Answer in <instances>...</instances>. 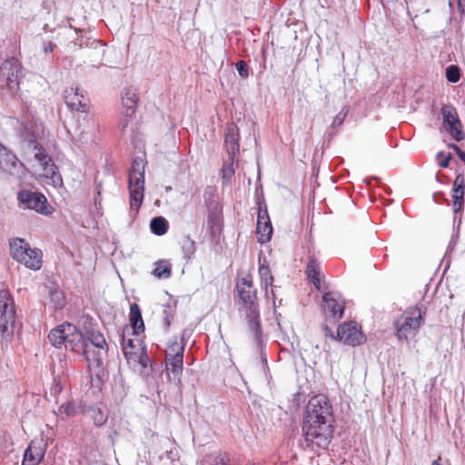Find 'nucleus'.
Returning a JSON list of instances; mask_svg holds the SVG:
<instances>
[{
	"mask_svg": "<svg viewBox=\"0 0 465 465\" xmlns=\"http://www.w3.org/2000/svg\"><path fill=\"white\" fill-rule=\"evenodd\" d=\"M333 412L328 399L323 395L312 397L306 405L302 424L303 449H325L333 433Z\"/></svg>",
	"mask_w": 465,
	"mask_h": 465,
	"instance_id": "nucleus-1",
	"label": "nucleus"
},
{
	"mask_svg": "<svg viewBox=\"0 0 465 465\" xmlns=\"http://www.w3.org/2000/svg\"><path fill=\"white\" fill-rule=\"evenodd\" d=\"M236 289L242 303L239 311L244 316L251 337L260 344L262 331L257 290L254 287L252 276L246 275L241 278L236 284Z\"/></svg>",
	"mask_w": 465,
	"mask_h": 465,
	"instance_id": "nucleus-2",
	"label": "nucleus"
},
{
	"mask_svg": "<svg viewBox=\"0 0 465 465\" xmlns=\"http://www.w3.org/2000/svg\"><path fill=\"white\" fill-rule=\"evenodd\" d=\"M425 313L426 312H422L417 305L404 310L394 321L395 335L398 340L409 341L414 338L424 322Z\"/></svg>",
	"mask_w": 465,
	"mask_h": 465,
	"instance_id": "nucleus-3",
	"label": "nucleus"
},
{
	"mask_svg": "<svg viewBox=\"0 0 465 465\" xmlns=\"http://www.w3.org/2000/svg\"><path fill=\"white\" fill-rule=\"evenodd\" d=\"M11 257L25 267L38 271L43 265V252L38 248H32L22 238H14L9 242Z\"/></svg>",
	"mask_w": 465,
	"mask_h": 465,
	"instance_id": "nucleus-4",
	"label": "nucleus"
},
{
	"mask_svg": "<svg viewBox=\"0 0 465 465\" xmlns=\"http://www.w3.org/2000/svg\"><path fill=\"white\" fill-rule=\"evenodd\" d=\"M16 327L14 301L7 290L0 291V341L7 345Z\"/></svg>",
	"mask_w": 465,
	"mask_h": 465,
	"instance_id": "nucleus-5",
	"label": "nucleus"
},
{
	"mask_svg": "<svg viewBox=\"0 0 465 465\" xmlns=\"http://www.w3.org/2000/svg\"><path fill=\"white\" fill-rule=\"evenodd\" d=\"M128 189L130 211L136 213L143 203L144 194V163L134 159L129 173Z\"/></svg>",
	"mask_w": 465,
	"mask_h": 465,
	"instance_id": "nucleus-6",
	"label": "nucleus"
},
{
	"mask_svg": "<svg viewBox=\"0 0 465 465\" xmlns=\"http://www.w3.org/2000/svg\"><path fill=\"white\" fill-rule=\"evenodd\" d=\"M49 341L56 348L62 345L72 351L82 350V332L71 323H63L53 329L48 335Z\"/></svg>",
	"mask_w": 465,
	"mask_h": 465,
	"instance_id": "nucleus-7",
	"label": "nucleus"
},
{
	"mask_svg": "<svg viewBox=\"0 0 465 465\" xmlns=\"http://www.w3.org/2000/svg\"><path fill=\"white\" fill-rule=\"evenodd\" d=\"M441 115L443 118L442 125L446 132L457 142L464 140L465 134L456 108L450 104H445L441 108Z\"/></svg>",
	"mask_w": 465,
	"mask_h": 465,
	"instance_id": "nucleus-8",
	"label": "nucleus"
},
{
	"mask_svg": "<svg viewBox=\"0 0 465 465\" xmlns=\"http://www.w3.org/2000/svg\"><path fill=\"white\" fill-rule=\"evenodd\" d=\"M22 65L15 57L5 59L0 67V78L5 82L10 90H15L19 85V74Z\"/></svg>",
	"mask_w": 465,
	"mask_h": 465,
	"instance_id": "nucleus-9",
	"label": "nucleus"
},
{
	"mask_svg": "<svg viewBox=\"0 0 465 465\" xmlns=\"http://www.w3.org/2000/svg\"><path fill=\"white\" fill-rule=\"evenodd\" d=\"M337 339L344 344L356 346L365 341L361 327L355 322H343L337 329Z\"/></svg>",
	"mask_w": 465,
	"mask_h": 465,
	"instance_id": "nucleus-10",
	"label": "nucleus"
},
{
	"mask_svg": "<svg viewBox=\"0 0 465 465\" xmlns=\"http://www.w3.org/2000/svg\"><path fill=\"white\" fill-rule=\"evenodd\" d=\"M81 343L83 345L82 350L72 351L78 354L82 361H85L90 370L101 367L103 364V357L107 351L88 346V341L83 333Z\"/></svg>",
	"mask_w": 465,
	"mask_h": 465,
	"instance_id": "nucleus-11",
	"label": "nucleus"
},
{
	"mask_svg": "<svg viewBox=\"0 0 465 465\" xmlns=\"http://www.w3.org/2000/svg\"><path fill=\"white\" fill-rule=\"evenodd\" d=\"M17 199L25 208L35 210L40 213H48L47 200L45 196L40 193L23 190L18 193Z\"/></svg>",
	"mask_w": 465,
	"mask_h": 465,
	"instance_id": "nucleus-12",
	"label": "nucleus"
},
{
	"mask_svg": "<svg viewBox=\"0 0 465 465\" xmlns=\"http://www.w3.org/2000/svg\"><path fill=\"white\" fill-rule=\"evenodd\" d=\"M139 101V96L136 90L133 87H125L122 92V103L125 108L124 117L120 121L122 131H124L128 126L130 119L135 113L136 105Z\"/></svg>",
	"mask_w": 465,
	"mask_h": 465,
	"instance_id": "nucleus-13",
	"label": "nucleus"
},
{
	"mask_svg": "<svg viewBox=\"0 0 465 465\" xmlns=\"http://www.w3.org/2000/svg\"><path fill=\"white\" fill-rule=\"evenodd\" d=\"M322 302L326 319L337 321L342 317L345 307L344 301L337 297L334 292H326L322 296Z\"/></svg>",
	"mask_w": 465,
	"mask_h": 465,
	"instance_id": "nucleus-14",
	"label": "nucleus"
},
{
	"mask_svg": "<svg viewBox=\"0 0 465 465\" xmlns=\"http://www.w3.org/2000/svg\"><path fill=\"white\" fill-rule=\"evenodd\" d=\"M64 102L71 109L81 113L89 111L88 99L84 97L83 93L79 92L78 87H68L64 90Z\"/></svg>",
	"mask_w": 465,
	"mask_h": 465,
	"instance_id": "nucleus-15",
	"label": "nucleus"
},
{
	"mask_svg": "<svg viewBox=\"0 0 465 465\" xmlns=\"http://www.w3.org/2000/svg\"><path fill=\"white\" fill-rule=\"evenodd\" d=\"M46 451V444L43 439L33 440L24 454L22 465H37L42 461Z\"/></svg>",
	"mask_w": 465,
	"mask_h": 465,
	"instance_id": "nucleus-16",
	"label": "nucleus"
},
{
	"mask_svg": "<svg viewBox=\"0 0 465 465\" xmlns=\"http://www.w3.org/2000/svg\"><path fill=\"white\" fill-rule=\"evenodd\" d=\"M464 194H465V177L463 173L456 175L452 184L451 196L452 205L455 213L462 211L464 206Z\"/></svg>",
	"mask_w": 465,
	"mask_h": 465,
	"instance_id": "nucleus-17",
	"label": "nucleus"
},
{
	"mask_svg": "<svg viewBox=\"0 0 465 465\" xmlns=\"http://www.w3.org/2000/svg\"><path fill=\"white\" fill-rule=\"evenodd\" d=\"M223 222V206L207 209V230L213 240L221 233Z\"/></svg>",
	"mask_w": 465,
	"mask_h": 465,
	"instance_id": "nucleus-18",
	"label": "nucleus"
},
{
	"mask_svg": "<svg viewBox=\"0 0 465 465\" xmlns=\"http://www.w3.org/2000/svg\"><path fill=\"white\" fill-rule=\"evenodd\" d=\"M256 233L261 243H265L272 238V226L266 210H260L258 213Z\"/></svg>",
	"mask_w": 465,
	"mask_h": 465,
	"instance_id": "nucleus-19",
	"label": "nucleus"
},
{
	"mask_svg": "<svg viewBox=\"0 0 465 465\" xmlns=\"http://www.w3.org/2000/svg\"><path fill=\"white\" fill-rule=\"evenodd\" d=\"M239 128L235 124L230 123L226 125L224 145L228 155L237 156L239 153Z\"/></svg>",
	"mask_w": 465,
	"mask_h": 465,
	"instance_id": "nucleus-20",
	"label": "nucleus"
},
{
	"mask_svg": "<svg viewBox=\"0 0 465 465\" xmlns=\"http://www.w3.org/2000/svg\"><path fill=\"white\" fill-rule=\"evenodd\" d=\"M41 166L43 169L42 176L47 184H50L54 188L61 187L63 185L62 176L57 172V166L53 161L46 162V164H41Z\"/></svg>",
	"mask_w": 465,
	"mask_h": 465,
	"instance_id": "nucleus-21",
	"label": "nucleus"
},
{
	"mask_svg": "<svg viewBox=\"0 0 465 465\" xmlns=\"http://www.w3.org/2000/svg\"><path fill=\"white\" fill-rule=\"evenodd\" d=\"M122 347L124 354L127 361H136L137 357L140 354V351L143 348L141 346V342L138 339H128L122 337Z\"/></svg>",
	"mask_w": 465,
	"mask_h": 465,
	"instance_id": "nucleus-22",
	"label": "nucleus"
},
{
	"mask_svg": "<svg viewBox=\"0 0 465 465\" xmlns=\"http://www.w3.org/2000/svg\"><path fill=\"white\" fill-rule=\"evenodd\" d=\"M321 272L322 266L320 262L314 256H310L305 273L318 290L321 289Z\"/></svg>",
	"mask_w": 465,
	"mask_h": 465,
	"instance_id": "nucleus-23",
	"label": "nucleus"
},
{
	"mask_svg": "<svg viewBox=\"0 0 465 465\" xmlns=\"http://www.w3.org/2000/svg\"><path fill=\"white\" fill-rule=\"evenodd\" d=\"M129 321L134 334L139 335L143 332L144 323L140 307L136 303H133L130 306Z\"/></svg>",
	"mask_w": 465,
	"mask_h": 465,
	"instance_id": "nucleus-24",
	"label": "nucleus"
},
{
	"mask_svg": "<svg viewBox=\"0 0 465 465\" xmlns=\"http://www.w3.org/2000/svg\"><path fill=\"white\" fill-rule=\"evenodd\" d=\"M17 163L15 155L0 143V169L4 172H11Z\"/></svg>",
	"mask_w": 465,
	"mask_h": 465,
	"instance_id": "nucleus-25",
	"label": "nucleus"
},
{
	"mask_svg": "<svg viewBox=\"0 0 465 465\" xmlns=\"http://www.w3.org/2000/svg\"><path fill=\"white\" fill-rule=\"evenodd\" d=\"M203 200L206 209L223 206L219 200L218 189L216 186L208 185L203 192Z\"/></svg>",
	"mask_w": 465,
	"mask_h": 465,
	"instance_id": "nucleus-26",
	"label": "nucleus"
},
{
	"mask_svg": "<svg viewBox=\"0 0 465 465\" xmlns=\"http://www.w3.org/2000/svg\"><path fill=\"white\" fill-rule=\"evenodd\" d=\"M79 405L74 401L67 400L60 405L55 414L64 420L75 416L79 411Z\"/></svg>",
	"mask_w": 465,
	"mask_h": 465,
	"instance_id": "nucleus-27",
	"label": "nucleus"
},
{
	"mask_svg": "<svg viewBox=\"0 0 465 465\" xmlns=\"http://www.w3.org/2000/svg\"><path fill=\"white\" fill-rule=\"evenodd\" d=\"M67 385V379L61 376L54 378L52 386L50 388V395L54 397L56 404L60 401V396L64 392Z\"/></svg>",
	"mask_w": 465,
	"mask_h": 465,
	"instance_id": "nucleus-28",
	"label": "nucleus"
},
{
	"mask_svg": "<svg viewBox=\"0 0 465 465\" xmlns=\"http://www.w3.org/2000/svg\"><path fill=\"white\" fill-rule=\"evenodd\" d=\"M153 275L159 279H168L172 275V264L167 260H159L154 263Z\"/></svg>",
	"mask_w": 465,
	"mask_h": 465,
	"instance_id": "nucleus-29",
	"label": "nucleus"
},
{
	"mask_svg": "<svg viewBox=\"0 0 465 465\" xmlns=\"http://www.w3.org/2000/svg\"><path fill=\"white\" fill-rule=\"evenodd\" d=\"M237 163L236 156L228 155L221 170L223 183H227L234 174V164Z\"/></svg>",
	"mask_w": 465,
	"mask_h": 465,
	"instance_id": "nucleus-30",
	"label": "nucleus"
},
{
	"mask_svg": "<svg viewBox=\"0 0 465 465\" xmlns=\"http://www.w3.org/2000/svg\"><path fill=\"white\" fill-rule=\"evenodd\" d=\"M150 228L153 234L162 236L167 232L169 223L165 218L157 216L151 220Z\"/></svg>",
	"mask_w": 465,
	"mask_h": 465,
	"instance_id": "nucleus-31",
	"label": "nucleus"
},
{
	"mask_svg": "<svg viewBox=\"0 0 465 465\" xmlns=\"http://www.w3.org/2000/svg\"><path fill=\"white\" fill-rule=\"evenodd\" d=\"M183 356L167 357L166 370L171 371L174 378H178L183 371Z\"/></svg>",
	"mask_w": 465,
	"mask_h": 465,
	"instance_id": "nucleus-32",
	"label": "nucleus"
},
{
	"mask_svg": "<svg viewBox=\"0 0 465 465\" xmlns=\"http://www.w3.org/2000/svg\"><path fill=\"white\" fill-rule=\"evenodd\" d=\"M85 339L88 341V346L107 351V343L105 341L104 335L101 332L91 331L89 333V336Z\"/></svg>",
	"mask_w": 465,
	"mask_h": 465,
	"instance_id": "nucleus-33",
	"label": "nucleus"
},
{
	"mask_svg": "<svg viewBox=\"0 0 465 465\" xmlns=\"http://www.w3.org/2000/svg\"><path fill=\"white\" fill-rule=\"evenodd\" d=\"M49 299L54 310L62 309L65 304V299L63 292L56 287L50 288Z\"/></svg>",
	"mask_w": 465,
	"mask_h": 465,
	"instance_id": "nucleus-34",
	"label": "nucleus"
},
{
	"mask_svg": "<svg viewBox=\"0 0 465 465\" xmlns=\"http://www.w3.org/2000/svg\"><path fill=\"white\" fill-rule=\"evenodd\" d=\"M202 465H229V459L222 453L210 454L204 457Z\"/></svg>",
	"mask_w": 465,
	"mask_h": 465,
	"instance_id": "nucleus-35",
	"label": "nucleus"
},
{
	"mask_svg": "<svg viewBox=\"0 0 465 465\" xmlns=\"http://www.w3.org/2000/svg\"><path fill=\"white\" fill-rule=\"evenodd\" d=\"M87 411L96 426H103L106 422L107 415L100 408L91 407Z\"/></svg>",
	"mask_w": 465,
	"mask_h": 465,
	"instance_id": "nucleus-36",
	"label": "nucleus"
},
{
	"mask_svg": "<svg viewBox=\"0 0 465 465\" xmlns=\"http://www.w3.org/2000/svg\"><path fill=\"white\" fill-rule=\"evenodd\" d=\"M184 351V343L182 341L178 342L174 341L171 344L168 345L165 351V358L167 357H178L183 356Z\"/></svg>",
	"mask_w": 465,
	"mask_h": 465,
	"instance_id": "nucleus-37",
	"label": "nucleus"
},
{
	"mask_svg": "<svg viewBox=\"0 0 465 465\" xmlns=\"http://www.w3.org/2000/svg\"><path fill=\"white\" fill-rule=\"evenodd\" d=\"M182 250L185 259H192L196 251L195 242L190 236H186L183 241Z\"/></svg>",
	"mask_w": 465,
	"mask_h": 465,
	"instance_id": "nucleus-38",
	"label": "nucleus"
},
{
	"mask_svg": "<svg viewBox=\"0 0 465 465\" xmlns=\"http://www.w3.org/2000/svg\"><path fill=\"white\" fill-rule=\"evenodd\" d=\"M446 78L450 83H457L460 78V68L458 65H450L446 68Z\"/></svg>",
	"mask_w": 465,
	"mask_h": 465,
	"instance_id": "nucleus-39",
	"label": "nucleus"
},
{
	"mask_svg": "<svg viewBox=\"0 0 465 465\" xmlns=\"http://www.w3.org/2000/svg\"><path fill=\"white\" fill-rule=\"evenodd\" d=\"M36 152L35 158L39 162L40 164H46V162H52V158L46 153L43 147L35 146Z\"/></svg>",
	"mask_w": 465,
	"mask_h": 465,
	"instance_id": "nucleus-40",
	"label": "nucleus"
},
{
	"mask_svg": "<svg viewBox=\"0 0 465 465\" xmlns=\"http://www.w3.org/2000/svg\"><path fill=\"white\" fill-rule=\"evenodd\" d=\"M235 68L241 77H242L243 79L248 78L249 67H248V64H246V62H244L243 60L238 61L235 64Z\"/></svg>",
	"mask_w": 465,
	"mask_h": 465,
	"instance_id": "nucleus-41",
	"label": "nucleus"
},
{
	"mask_svg": "<svg viewBox=\"0 0 465 465\" xmlns=\"http://www.w3.org/2000/svg\"><path fill=\"white\" fill-rule=\"evenodd\" d=\"M437 159L439 161V165L441 168H447L450 164V161L451 160V154H445L443 152H439L437 153Z\"/></svg>",
	"mask_w": 465,
	"mask_h": 465,
	"instance_id": "nucleus-42",
	"label": "nucleus"
},
{
	"mask_svg": "<svg viewBox=\"0 0 465 465\" xmlns=\"http://www.w3.org/2000/svg\"><path fill=\"white\" fill-rule=\"evenodd\" d=\"M348 114V110H345V108H343L333 119L332 121V124H331V126L333 128L337 127V126H340L341 124H342V123L344 122L345 118H346V115Z\"/></svg>",
	"mask_w": 465,
	"mask_h": 465,
	"instance_id": "nucleus-43",
	"label": "nucleus"
},
{
	"mask_svg": "<svg viewBox=\"0 0 465 465\" xmlns=\"http://www.w3.org/2000/svg\"><path fill=\"white\" fill-rule=\"evenodd\" d=\"M259 275L260 279H271L273 278L271 270L268 265L262 264L260 262L259 265Z\"/></svg>",
	"mask_w": 465,
	"mask_h": 465,
	"instance_id": "nucleus-44",
	"label": "nucleus"
},
{
	"mask_svg": "<svg viewBox=\"0 0 465 465\" xmlns=\"http://www.w3.org/2000/svg\"><path fill=\"white\" fill-rule=\"evenodd\" d=\"M163 322H164V325H165V328L166 329H169V327L171 326V323L173 320V313L168 311V310H164L163 311Z\"/></svg>",
	"mask_w": 465,
	"mask_h": 465,
	"instance_id": "nucleus-45",
	"label": "nucleus"
},
{
	"mask_svg": "<svg viewBox=\"0 0 465 465\" xmlns=\"http://www.w3.org/2000/svg\"><path fill=\"white\" fill-rule=\"evenodd\" d=\"M449 147L455 151L460 159L465 163V152L460 150V148L455 143L449 144Z\"/></svg>",
	"mask_w": 465,
	"mask_h": 465,
	"instance_id": "nucleus-46",
	"label": "nucleus"
},
{
	"mask_svg": "<svg viewBox=\"0 0 465 465\" xmlns=\"http://www.w3.org/2000/svg\"><path fill=\"white\" fill-rule=\"evenodd\" d=\"M261 280V288L263 289L268 295V288L269 286L272 287L273 278L271 279H260Z\"/></svg>",
	"mask_w": 465,
	"mask_h": 465,
	"instance_id": "nucleus-47",
	"label": "nucleus"
},
{
	"mask_svg": "<svg viewBox=\"0 0 465 465\" xmlns=\"http://www.w3.org/2000/svg\"><path fill=\"white\" fill-rule=\"evenodd\" d=\"M147 361H148V356L145 352V350L143 349L142 351H140V354L137 357V361L135 362H139L143 366H146Z\"/></svg>",
	"mask_w": 465,
	"mask_h": 465,
	"instance_id": "nucleus-48",
	"label": "nucleus"
},
{
	"mask_svg": "<svg viewBox=\"0 0 465 465\" xmlns=\"http://www.w3.org/2000/svg\"><path fill=\"white\" fill-rule=\"evenodd\" d=\"M178 454H179V451H178V448L176 446L172 448L170 450H166V456H167V458H169L171 460H175L176 458H178Z\"/></svg>",
	"mask_w": 465,
	"mask_h": 465,
	"instance_id": "nucleus-49",
	"label": "nucleus"
},
{
	"mask_svg": "<svg viewBox=\"0 0 465 465\" xmlns=\"http://www.w3.org/2000/svg\"><path fill=\"white\" fill-rule=\"evenodd\" d=\"M322 331L326 337H331V339H337V336L336 337L334 336L331 329L329 326H327L326 324H324L322 326Z\"/></svg>",
	"mask_w": 465,
	"mask_h": 465,
	"instance_id": "nucleus-50",
	"label": "nucleus"
},
{
	"mask_svg": "<svg viewBox=\"0 0 465 465\" xmlns=\"http://www.w3.org/2000/svg\"><path fill=\"white\" fill-rule=\"evenodd\" d=\"M459 7L462 14H465V0H459Z\"/></svg>",
	"mask_w": 465,
	"mask_h": 465,
	"instance_id": "nucleus-51",
	"label": "nucleus"
},
{
	"mask_svg": "<svg viewBox=\"0 0 465 465\" xmlns=\"http://www.w3.org/2000/svg\"><path fill=\"white\" fill-rule=\"evenodd\" d=\"M431 465H443V464L441 463V458H440V457H439L436 460H434V461L432 462V464H431Z\"/></svg>",
	"mask_w": 465,
	"mask_h": 465,
	"instance_id": "nucleus-52",
	"label": "nucleus"
},
{
	"mask_svg": "<svg viewBox=\"0 0 465 465\" xmlns=\"http://www.w3.org/2000/svg\"><path fill=\"white\" fill-rule=\"evenodd\" d=\"M52 50H53L52 44H49L48 47H45V52H48V51L52 52Z\"/></svg>",
	"mask_w": 465,
	"mask_h": 465,
	"instance_id": "nucleus-53",
	"label": "nucleus"
},
{
	"mask_svg": "<svg viewBox=\"0 0 465 465\" xmlns=\"http://www.w3.org/2000/svg\"><path fill=\"white\" fill-rule=\"evenodd\" d=\"M271 292H272V297H273V296H274V293H273V290H272V289L271 290Z\"/></svg>",
	"mask_w": 465,
	"mask_h": 465,
	"instance_id": "nucleus-54",
	"label": "nucleus"
}]
</instances>
